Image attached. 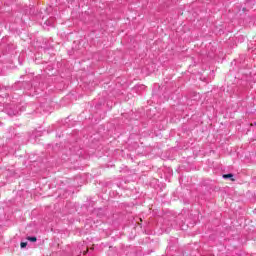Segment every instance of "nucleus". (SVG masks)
Wrapping results in <instances>:
<instances>
[{"instance_id": "obj_1", "label": "nucleus", "mask_w": 256, "mask_h": 256, "mask_svg": "<svg viewBox=\"0 0 256 256\" xmlns=\"http://www.w3.org/2000/svg\"><path fill=\"white\" fill-rule=\"evenodd\" d=\"M223 178L224 179H231V181H235V178H233V174H224Z\"/></svg>"}, {"instance_id": "obj_4", "label": "nucleus", "mask_w": 256, "mask_h": 256, "mask_svg": "<svg viewBox=\"0 0 256 256\" xmlns=\"http://www.w3.org/2000/svg\"><path fill=\"white\" fill-rule=\"evenodd\" d=\"M87 253H89V249H86V250L83 252V255H87Z\"/></svg>"}, {"instance_id": "obj_2", "label": "nucleus", "mask_w": 256, "mask_h": 256, "mask_svg": "<svg viewBox=\"0 0 256 256\" xmlns=\"http://www.w3.org/2000/svg\"><path fill=\"white\" fill-rule=\"evenodd\" d=\"M27 241H31V243H36L37 242V237L35 236H28L27 238Z\"/></svg>"}, {"instance_id": "obj_5", "label": "nucleus", "mask_w": 256, "mask_h": 256, "mask_svg": "<svg viewBox=\"0 0 256 256\" xmlns=\"http://www.w3.org/2000/svg\"><path fill=\"white\" fill-rule=\"evenodd\" d=\"M95 248L94 247H91L90 250L93 251Z\"/></svg>"}, {"instance_id": "obj_3", "label": "nucleus", "mask_w": 256, "mask_h": 256, "mask_svg": "<svg viewBox=\"0 0 256 256\" xmlns=\"http://www.w3.org/2000/svg\"><path fill=\"white\" fill-rule=\"evenodd\" d=\"M20 247L21 249H25V247H27V242H21Z\"/></svg>"}]
</instances>
